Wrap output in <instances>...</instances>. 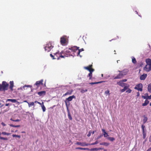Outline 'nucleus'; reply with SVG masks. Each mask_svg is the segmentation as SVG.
<instances>
[{"label": "nucleus", "instance_id": "obj_61", "mask_svg": "<svg viewBox=\"0 0 151 151\" xmlns=\"http://www.w3.org/2000/svg\"><path fill=\"white\" fill-rule=\"evenodd\" d=\"M15 127H20V125H15Z\"/></svg>", "mask_w": 151, "mask_h": 151}, {"label": "nucleus", "instance_id": "obj_46", "mask_svg": "<svg viewBox=\"0 0 151 151\" xmlns=\"http://www.w3.org/2000/svg\"><path fill=\"white\" fill-rule=\"evenodd\" d=\"M91 151H97L98 150V148H92L91 149Z\"/></svg>", "mask_w": 151, "mask_h": 151}, {"label": "nucleus", "instance_id": "obj_42", "mask_svg": "<svg viewBox=\"0 0 151 151\" xmlns=\"http://www.w3.org/2000/svg\"><path fill=\"white\" fill-rule=\"evenodd\" d=\"M50 55L51 56V57L52 58V59H56L57 58H55V55H54V56L52 54H50Z\"/></svg>", "mask_w": 151, "mask_h": 151}, {"label": "nucleus", "instance_id": "obj_22", "mask_svg": "<svg viewBox=\"0 0 151 151\" xmlns=\"http://www.w3.org/2000/svg\"><path fill=\"white\" fill-rule=\"evenodd\" d=\"M145 99L146 100L145 101L144 103H143L142 104V106H146L149 102V101L147 100L148 99Z\"/></svg>", "mask_w": 151, "mask_h": 151}, {"label": "nucleus", "instance_id": "obj_19", "mask_svg": "<svg viewBox=\"0 0 151 151\" xmlns=\"http://www.w3.org/2000/svg\"><path fill=\"white\" fill-rule=\"evenodd\" d=\"M117 84L119 85L120 86L123 87L125 86V85L126 84L125 83H123L122 81H120L119 82H117Z\"/></svg>", "mask_w": 151, "mask_h": 151}, {"label": "nucleus", "instance_id": "obj_3", "mask_svg": "<svg viewBox=\"0 0 151 151\" xmlns=\"http://www.w3.org/2000/svg\"><path fill=\"white\" fill-rule=\"evenodd\" d=\"M53 46H52L51 43L50 42H48L45 47V50L47 52H50Z\"/></svg>", "mask_w": 151, "mask_h": 151}, {"label": "nucleus", "instance_id": "obj_40", "mask_svg": "<svg viewBox=\"0 0 151 151\" xmlns=\"http://www.w3.org/2000/svg\"><path fill=\"white\" fill-rule=\"evenodd\" d=\"M99 143V142L98 141H96L94 143H93L91 144H90V145H96L97 144Z\"/></svg>", "mask_w": 151, "mask_h": 151}, {"label": "nucleus", "instance_id": "obj_37", "mask_svg": "<svg viewBox=\"0 0 151 151\" xmlns=\"http://www.w3.org/2000/svg\"><path fill=\"white\" fill-rule=\"evenodd\" d=\"M1 134L3 135H9L10 134L8 133H7L5 132H3L1 133Z\"/></svg>", "mask_w": 151, "mask_h": 151}, {"label": "nucleus", "instance_id": "obj_32", "mask_svg": "<svg viewBox=\"0 0 151 151\" xmlns=\"http://www.w3.org/2000/svg\"><path fill=\"white\" fill-rule=\"evenodd\" d=\"M107 139L111 142H112L115 140V138L113 137H108L107 138Z\"/></svg>", "mask_w": 151, "mask_h": 151}, {"label": "nucleus", "instance_id": "obj_53", "mask_svg": "<svg viewBox=\"0 0 151 151\" xmlns=\"http://www.w3.org/2000/svg\"><path fill=\"white\" fill-rule=\"evenodd\" d=\"M140 94L139 93V92H137V97H138L139 96Z\"/></svg>", "mask_w": 151, "mask_h": 151}, {"label": "nucleus", "instance_id": "obj_10", "mask_svg": "<svg viewBox=\"0 0 151 151\" xmlns=\"http://www.w3.org/2000/svg\"><path fill=\"white\" fill-rule=\"evenodd\" d=\"M79 48V47H78L76 46L70 48V50L71 52H75Z\"/></svg>", "mask_w": 151, "mask_h": 151}, {"label": "nucleus", "instance_id": "obj_45", "mask_svg": "<svg viewBox=\"0 0 151 151\" xmlns=\"http://www.w3.org/2000/svg\"><path fill=\"white\" fill-rule=\"evenodd\" d=\"M91 133L92 132L90 130V131H89L87 135V136L88 137H89L91 136Z\"/></svg>", "mask_w": 151, "mask_h": 151}, {"label": "nucleus", "instance_id": "obj_49", "mask_svg": "<svg viewBox=\"0 0 151 151\" xmlns=\"http://www.w3.org/2000/svg\"><path fill=\"white\" fill-rule=\"evenodd\" d=\"M109 91L108 90L105 92V93L107 95L108 94H109Z\"/></svg>", "mask_w": 151, "mask_h": 151}, {"label": "nucleus", "instance_id": "obj_21", "mask_svg": "<svg viewBox=\"0 0 151 151\" xmlns=\"http://www.w3.org/2000/svg\"><path fill=\"white\" fill-rule=\"evenodd\" d=\"M6 101H11L13 103L17 102L19 103V102L17 101L15 99H7Z\"/></svg>", "mask_w": 151, "mask_h": 151}, {"label": "nucleus", "instance_id": "obj_48", "mask_svg": "<svg viewBox=\"0 0 151 151\" xmlns=\"http://www.w3.org/2000/svg\"><path fill=\"white\" fill-rule=\"evenodd\" d=\"M105 82V81H99V82H96V84H97L100 83H102Z\"/></svg>", "mask_w": 151, "mask_h": 151}, {"label": "nucleus", "instance_id": "obj_13", "mask_svg": "<svg viewBox=\"0 0 151 151\" xmlns=\"http://www.w3.org/2000/svg\"><path fill=\"white\" fill-rule=\"evenodd\" d=\"M10 86L9 88L12 91L13 90V87L14 86V82L12 81H10L9 82Z\"/></svg>", "mask_w": 151, "mask_h": 151}, {"label": "nucleus", "instance_id": "obj_12", "mask_svg": "<svg viewBox=\"0 0 151 151\" xmlns=\"http://www.w3.org/2000/svg\"><path fill=\"white\" fill-rule=\"evenodd\" d=\"M129 70L127 69H125L122 71L119 70L118 71L119 72H121L123 75V76L126 75L128 73Z\"/></svg>", "mask_w": 151, "mask_h": 151}, {"label": "nucleus", "instance_id": "obj_64", "mask_svg": "<svg viewBox=\"0 0 151 151\" xmlns=\"http://www.w3.org/2000/svg\"><path fill=\"white\" fill-rule=\"evenodd\" d=\"M10 120L12 121H14H14L15 120H14L12 118H11L10 119Z\"/></svg>", "mask_w": 151, "mask_h": 151}, {"label": "nucleus", "instance_id": "obj_41", "mask_svg": "<svg viewBox=\"0 0 151 151\" xmlns=\"http://www.w3.org/2000/svg\"><path fill=\"white\" fill-rule=\"evenodd\" d=\"M12 136L13 137H18L19 138H20V136L19 135L13 134Z\"/></svg>", "mask_w": 151, "mask_h": 151}, {"label": "nucleus", "instance_id": "obj_34", "mask_svg": "<svg viewBox=\"0 0 151 151\" xmlns=\"http://www.w3.org/2000/svg\"><path fill=\"white\" fill-rule=\"evenodd\" d=\"M148 90L149 92L151 93V84L148 85Z\"/></svg>", "mask_w": 151, "mask_h": 151}, {"label": "nucleus", "instance_id": "obj_1", "mask_svg": "<svg viewBox=\"0 0 151 151\" xmlns=\"http://www.w3.org/2000/svg\"><path fill=\"white\" fill-rule=\"evenodd\" d=\"M9 84L7 83L5 81H3L2 83H0V91H7L8 89Z\"/></svg>", "mask_w": 151, "mask_h": 151}, {"label": "nucleus", "instance_id": "obj_27", "mask_svg": "<svg viewBox=\"0 0 151 151\" xmlns=\"http://www.w3.org/2000/svg\"><path fill=\"white\" fill-rule=\"evenodd\" d=\"M148 93H147L145 94L144 95H142V97L144 99H148Z\"/></svg>", "mask_w": 151, "mask_h": 151}, {"label": "nucleus", "instance_id": "obj_20", "mask_svg": "<svg viewBox=\"0 0 151 151\" xmlns=\"http://www.w3.org/2000/svg\"><path fill=\"white\" fill-rule=\"evenodd\" d=\"M124 87V88L122 89L120 91L122 93L124 92L127 89H128V88L129 87V86H125Z\"/></svg>", "mask_w": 151, "mask_h": 151}, {"label": "nucleus", "instance_id": "obj_55", "mask_svg": "<svg viewBox=\"0 0 151 151\" xmlns=\"http://www.w3.org/2000/svg\"><path fill=\"white\" fill-rule=\"evenodd\" d=\"M1 125L3 126H5L6 125V124H5L4 122H2L1 123Z\"/></svg>", "mask_w": 151, "mask_h": 151}, {"label": "nucleus", "instance_id": "obj_15", "mask_svg": "<svg viewBox=\"0 0 151 151\" xmlns=\"http://www.w3.org/2000/svg\"><path fill=\"white\" fill-rule=\"evenodd\" d=\"M123 76V75L121 72H119V74L114 78V79H119L122 78Z\"/></svg>", "mask_w": 151, "mask_h": 151}, {"label": "nucleus", "instance_id": "obj_63", "mask_svg": "<svg viewBox=\"0 0 151 151\" xmlns=\"http://www.w3.org/2000/svg\"><path fill=\"white\" fill-rule=\"evenodd\" d=\"M96 132V131H93L92 132V134H93L95 133V132Z\"/></svg>", "mask_w": 151, "mask_h": 151}, {"label": "nucleus", "instance_id": "obj_52", "mask_svg": "<svg viewBox=\"0 0 151 151\" xmlns=\"http://www.w3.org/2000/svg\"><path fill=\"white\" fill-rule=\"evenodd\" d=\"M11 127H15V125H13L12 124H10L9 125Z\"/></svg>", "mask_w": 151, "mask_h": 151}, {"label": "nucleus", "instance_id": "obj_50", "mask_svg": "<svg viewBox=\"0 0 151 151\" xmlns=\"http://www.w3.org/2000/svg\"><path fill=\"white\" fill-rule=\"evenodd\" d=\"M91 85H93V84H96V82H91L89 83Z\"/></svg>", "mask_w": 151, "mask_h": 151}, {"label": "nucleus", "instance_id": "obj_38", "mask_svg": "<svg viewBox=\"0 0 151 151\" xmlns=\"http://www.w3.org/2000/svg\"><path fill=\"white\" fill-rule=\"evenodd\" d=\"M43 105L42 106V108L43 110V112H45L46 110V108L44 105L43 104V103H42Z\"/></svg>", "mask_w": 151, "mask_h": 151}, {"label": "nucleus", "instance_id": "obj_14", "mask_svg": "<svg viewBox=\"0 0 151 151\" xmlns=\"http://www.w3.org/2000/svg\"><path fill=\"white\" fill-rule=\"evenodd\" d=\"M147 75L146 74H143L141 75L140 77V79L141 80H145L147 77Z\"/></svg>", "mask_w": 151, "mask_h": 151}, {"label": "nucleus", "instance_id": "obj_24", "mask_svg": "<svg viewBox=\"0 0 151 151\" xmlns=\"http://www.w3.org/2000/svg\"><path fill=\"white\" fill-rule=\"evenodd\" d=\"M100 145H104L106 146H108L109 145V143L106 142H103L100 143Z\"/></svg>", "mask_w": 151, "mask_h": 151}, {"label": "nucleus", "instance_id": "obj_60", "mask_svg": "<svg viewBox=\"0 0 151 151\" xmlns=\"http://www.w3.org/2000/svg\"><path fill=\"white\" fill-rule=\"evenodd\" d=\"M146 151H151V147L149 148Z\"/></svg>", "mask_w": 151, "mask_h": 151}, {"label": "nucleus", "instance_id": "obj_33", "mask_svg": "<svg viewBox=\"0 0 151 151\" xmlns=\"http://www.w3.org/2000/svg\"><path fill=\"white\" fill-rule=\"evenodd\" d=\"M76 149H78V150H88V148H82L81 147H77L76 148Z\"/></svg>", "mask_w": 151, "mask_h": 151}, {"label": "nucleus", "instance_id": "obj_29", "mask_svg": "<svg viewBox=\"0 0 151 151\" xmlns=\"http://www.w3.org/2000/svg\"><path fill=\"white\" fill-rule=\"evenodd\" d=\"M146 61L147 64L148 65L151 64V60L150 59L148 58L146 59Z\"/></svg>", "mask_w": 151, "mask_h": 151}, {"label": "nucleus", "instance_id": "obj_17", "mask_svg": "<svg viewBox=\"0 0 151 151\" xmlns=\"http://www.w3.org/2000/svg\"><path fill=\"white\" fill-rule=\"evenodd\" d=\"M145 70L147 72H149L151 70L149 65L147 64L144 68Z\"/></svg>", "mask_w": 151, "mask_h": 151}, {"label": "nucleus", "instance_id": "obj_43", "mask_svg": "<svg viewBox=\"0 0 151 151\" xmlns=\"http://www.w3.org/2000/svg\"><path fill=\"white\" fill-rule=\"evenodd\" d=\"M0 139H3L4 140H7L8 139L7 138H5L1 137H0Z\"/></svg>", "mask_w": 151, "mask_h": 151}, {"label": "nucleus", "instance_id": "obj_26", "mask_svg": "<svg viewBox=\"0 0 151 151\" xmlns=\"http://www.w3.org/2000/svg\"><path fill=\"white\" fill-rule=\"evenodd\" d=\"M63 53V52H62L60 53H57L56 54L58 55H59V56L60 57V58H64L65 56L64 55H62V54Z\"/></svg>", "mask_w": 151, "mask_h": 151}, {"label": "nucleus", "instance_id": "obj_36", "mask_svg": "<svg viewBox=\"0 0 151 151\" xmlns=\"http://www.w3.org/2000/svg\"><path fill=\"white\" fill-rule=\"evenodd\" d=\"M84 50L83 48H81L80 49H79L78 50V52L77 53V55H80V53L81 51H83Z\"/></svg>", "mask_w": 151, "mask_h": 151}, {"label": "nucleus", "instance_id": "obj_2", "mask_svg": "<svg viewBox=\"0 0 151 151\" xmlns=\"http://www.w3.org/2000/svg\"><path fill=\"white\" fill-rule=\"evenodd\" d=\"M75 99L76 97L74 95H73L72 96H70L68 98H66L65 100V104L66 106L68 109V105H69V102L71 101L73 99Z\"/></svg>", "mask_w": 151, "mask_h": 151}, {"label": "nucleus", "instance_id": "obj_47", "mask_svg": "<svg viewBox=\"0 0 151 151\" xmlns=\"http://www.w3.org/2000/svg\"><path fill=\"white\" fill-rule=\"evenodd\" d=\"M132 91V90L130 89H128L126 91V92L127 93H131Z\"/></svg>", "mask_w": 151, "mask_h": 151}, {"label": "nucleus", "instance_id": "obj_6", "mask_svg": "<svg viewBox=\"0 0 151 151\" xmlns=\"http://www.w3.org/2000/svg\"><path fill=\"white\" fill-rule=\"evenodd\" d=\"M76 144L81 146H85L90 145V144L87 143L85 142H77L76 143Z\"/></svg>", "mask_w": 151, "mask_h": 151}, {"label": "nucleus", "instance_id": "obj_62", "mask_svg": "<svg viewBox=\"0 0 151 151\" xmlns=\"http://www.w3.org/2000/svg\"><path fill=\"white\" fill-rule=\"evenodd\" d=\"M102 149H103V148H98V150H102Z\"/></svg>", "mask_w": 151, "mask_h": 151}, {"label": "nucleus", "instance_id": "obj_23", "mask_svg": "<svg viewBox=\"0 0 151 151\" xmlns=\"http://www.w3.org/2000/svg\"><path fill=\"white\" fill-rule=\"evenodd\" d=\"M93 72H89V73L88 74V75L87 76V77H89V79L90 80L92 79V73Z\"/></svg>", "mask_w": 151, "mask_h": 151}, {"label": "nucleus", "instance_id": "obj_54", "mask_svg": "<svg viewBox=\"0 0 151 151\" xmlns=\"http://www.w3.org/2000/svg\"><path fill=\"white\" fill-rule=\"evenodd\" d=\"M102 131L104 133V134L106 132L105 130L104 129H102Z\"/></svg>", "mask_w": 151, "mask_h": 151}, {"label": "nucleus", "instance_id": "obj_59", "mask_svg": "<svg viewBox=\"0 0 151 151\" xmlns=\"http://www.w3.org/2000/svg\"><path fill=\"white\" fill-rule=\"evenodd\" d=\"M19 121H20V120H19V119H17L16 120H15L14 121V122H19Z\"/></svg>", "mask_w": 151, "mask_h": 151}, {"label": "nucleus", "instance_id": "obj_57", "mask_svg": "<svg viewBox=\"0 0 151 151\" xmlns=\"http://www.w3.org/2000/svg\"><path fill=\"white\" fill-rule=\"evenodd\" d=\"M29 86H29V85H25V86H23V88H24L25 87H29Z\"/></svg>", "mask_w": 151, "mask_h": 151}, {"label": "nucleus", "instance_id": "obj_51", "mask_svg": "<svg viewBox=\"0 0 151 151\" xmlns=\"http://www.w3.org/2000/svg\"><path fill=\"white\" fill-rule=\"evenodd\" d=\"M102 136V135H100V136H98V137H97V138L96 139H100V138H101Z\"/></svg>", "mask_w": 151, "mask_h": 151}, {"label": "nucleus", "instance_id": "obj_44", "mask_svg": "<svg viewBox=\"0 0 151 151\" xmlns=\"http://www.w3.org/2000/svg\"><path fill=\"white\" fill-rule=\"evenodd\" d=\"M104 137H107L109 136V135L106 132L104 134Z\"/></svg>", "mask_w": 151, "mask_h": 151}, {"label": "nucleus", "instance_id": "obj_31", "mask_svg": "<svg viewBox=\"0 0 151 151\" xmlns=\"http://www.w3.org/2000/svg\"><path fill=\"white\" fill-rule=\"evenodd\" d=\"M57 53H59V52H56L55 53H54V55H55V58H57L56 59H57L58 60H59V59H60V57L59 56V55H58L56 54Z\"/></svg>", "mask_w": 151, "mask_h": 151}, {"label": "nucleus", "instance_id": "obj_28", "mask_svg": "<svg viewBox=\"0 0 151 151\" xmlns=\"http://www.w3.org/2000/svg\"><path fill=\"white\" fill-rule=\"evenodd\" d=\"M144 119H143V121L144 124H145L146 123L147 120V117L145 115L143 116Z\"/></svg>", "mask_w": 151, "mask_h": 151}, {"label": "nucleus", "instance_id": "obj_5", "mask_svg": "<svg viewBox=\"0 0 151 151\" xmlns=\"http://www.w3.org/2000/svg\"><path fill=\"white\" fill-rule=\"evenodd\" d=\"M142 86L141 83H139L136 85L134 89L138 91H142Z\"/></svg>", "mask_w": 151, "mask_h": 151}, {"label": "nucleus", "instance_id": "obj_11", "mask_svg": "<svg viewBox=\"0 0 151 151\" xmlns=\"http://www.w3.org/2000/svg\"><path fill=\"white\" fill-rule=\"evenodd\" d=\"M43 79H42L40 81H38L36 82L35 85L36 86L38 87L40 85H43Z\"/></svg>", "mask_w": 151, "mask_h": 151}, {"label": "nucleus", "instance_id": "obj_4", "mask_svg": "<svg viewBox=\"0 0 151 151\" xmlns=\"http://www.w3.org/2000/svg\"><path fill=\"white\" fill-rule=\"evenodd\" d=\"M93 65L92 64L89 65L88 66L84 67V68L88 70L89 72H93L94 69L92 68Z\"/></svg>", "mask_w": 151, "mask_h": 151}, {"label": "nucleus", "instance_id": "obj_9", "mask_svg": "<svg viewBox=\"0 0 151 151\" xmlns=\"http://www.w3.org/2000/svg\"><path fill=\"white\" fill-rule=\"evenodd\" d=\"M37 93L40 96H43L46 95V92L45 91H42L38 92Z\"/></svg>", "mask_w": 151, "mask_h": 151}, {"label": "nucleus", "instance_id": "obj_8", "mask_svg": "<svg viewBox=\"0 0 151 151\" xmlns=\"http://www.w3.org/2000/svg\"><path fill=\"white\" fill-rule=\"evenodd\" d=\"M60 42L61 44H64L66 42V36H63L60 38Z\"/></svg>", "mask_w": 151, "mask_h": 151}, {"label": "nucleus", "instance_id": "obj_25", "mask_svg": "<svg viewBox=\"0 0 151 151\" xmlns=\"http://www.w3.org/2000/svg\"><path fill=\"white\" fill-rule=\"evenodd\" d=\"M68 119L70 120H72V118L71 116L70 113L69 111L68 110Z\"/></svg>", "mask_w": 151, "mask_h": 151}, {"label": "nucleus", "instance_id": "obj_56", "mask_svg": "<svg viewBox=\"0 0 151 151\" xmlns=\"http://www.w3.org/2000/svg\"><path fill=\"white\" fill-rule=\"evenodd\" d=\"M122 82H126L127 81V79H124L123 80H122Z\"/></svg>", "mask_w": 151, "mask_h": 151}, {"label": "nucleus", "instance_id": "obj_35", "mask_svg": "<svg viewBox=\"0 0 151 151\" xmlns=\"http://www.w3.org/2000/svg\"><path fill=\"white\" fill-rule=\"evenodd\" d=\"M132 63L134 64H135L136 62V60L135 59V58L133 57L132 58Z\"/></svg>", "mask_w": 151, "mask_h": 151}, {"label": "nucleus", "instance_id": "obj_7", "mask_svg": "<svg viewBox=\"0 0 151 151\" xmlns=\"http://www.w3.org/2000/svg\"><path fill=\"white\" fill-rule=\"evenodd\" d=\"M145 126L143 124L142 125L141 128L142 130V133H143V139H145L146 136V133L145 131Z\"/></svg>", "mask_w": 151, "mask_h": 151}, {"label": "nucleus", "instance_id": "obj_16", "mask_svg": "<svg viewBox=\"0 0 151 151\" xmlns=\"http://www.w3.org/2000/svg\"><path fill=\"white\" fill-rule=\"evenodd\" d=\"M71 52L69 48L68 50H67L65 51V54L67 55L72 56V54H71Z\"/></svg>", "mask_w": 151, "mask_h": 151}, {"label": "nucleus", "instance_id": "obj_58", "mask_svg": "<svg viewBox=\"0 0 151 151\" xmlns=\"http://www.w3.org/2000/svg\"><path fill=\"white\" fill-rule=\"evenodd\" d=\"M148 99H151V95L150 96H148Z\"/></svg>", "mask_w": 151, "mask_h": 151}, {"label": "nucleus", "instance_id": "obj_30", "mask_svg": "<svg viewBox=\"0 0 151 151\" xmlns=\"http://www.w3.org/2000/svg\"><path fill=\"white\" fill-rule=\"evenodd\" d=\"M28 104L29 107H31L32 106H34L35 105L34 102H32L31 103L27 102Z\"/></svg>", "mask_w": 151, "mask_h": 151}, {"label": "nucleus", "instance_id": "obj_39", "mask_svg": "<svg viewBox=\"0 0 151 151\" xmlns=\"http://www.w3.org/2000/svg\"><path fill=\"white\" fill-rule=\"evenodd\" d=\"M87 90L86 89H85V90L82 89L81 90V92L82 93H84L87 92Z\"/></svg>", "mask_w": 151, "mask_h": 151}, {"label": "nucleus", "instance_id": "obj_18", "mask_svg": "<svg viewBox=\"0 0 151 151\" xmlns=\"http://www.w3.org/2000/svg\"><path fill=\"white\" fill-rule=\"evenodd\" d=\"M73 91L72 90L68 91L66 93L63 95V96H65L67 95H71Z\"/></svg>", "mask_w": 151, "mask_h": 151}]
</instances>
